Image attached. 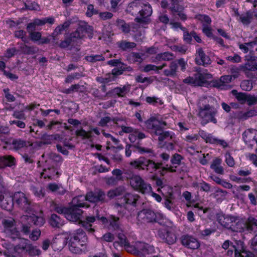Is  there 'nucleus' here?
I'll list each match as a JSON object with an SVG mask.
<instances>
[{
  "label": "nucleus",
  "instance_id": "obj_1",
  "mask_svg": "<svg viewBox=\"0 0 257 257\" xmlns=\"http://www.w3.org/2000/svg\"><path fill=\"white\" fill-rule=\"evenodd\" d=\"M86 34L91 38L93 35V27L87 23L82 22L79 24L75 31L65 35L64 40H61L59 43L57 41L55 44L61 49H65L70 46H73L77 40L83 39Z\"/></svg>",
  "mask_w": 257,
  "mask_h": 257
},
{
  "label": "nucleus",
  "instance_id": "obj_2",
  "mask_svg": "<svg viewBox=\"0 0 257 257\" xmlns=\"http://www.w3.org/2000/svg\"><path fill=\"white\" fill-rule=\"evenodd\" d=\"M130 165L135 169L139 171H145L151 174L155 173L157 170L160 169L162 171L170 172H175L176 171L171 166L168 167L167 165L166 167H163L162 162H156L155 161L147 159L145 157H140L139 158L131 161Z\"/></svg>",
  "mask_w": 257,
  "mask_h": 257
},
{
  "label": "nucleus",
  "instance_id": "obj_3",
  "mask_svg": "<svg viewBox=\"0 0 257 257\" xmlns=\"http://www.w3.org/2000/svg\"><path fill=\"white\" fill-rule=\"evenodd\" d=\"M69 250L73 253L80 254L87 250L88 238L85 232L81 228L70 233L66 238Z\"/></svg>",
  "mask_w": 257,
  "mask_h": 257
},
{
  "label": "nucleus",
  "instance_id": "obj_4",
  "mask_svg": "<svg viewBox=\"0 0 257 257\" xmlns=\"http://www.w3.org/2000/svg\"><path fill=\"white\" fill-rule=\"evenodd\" d=\"M145 125L153 137L158 136L159 145H162L165 141H171L174 137L175 134L172 131H164L162 122L154 117L147 120Z\"/></svg>",
  "mask_w": 257,
  "mask_h": 257
},
{
  "label": "nucleus",
  "instance_id": "obj_5",
  "mask_svg": "<svg viewBox=\"0 0 257 257\" xmlns=\"http://www.w3.org/2000/svg\"><path fill=\"white\" fill-rule=\"evenodd\" d=\"M218 222L223 227L233 232H241L244 226L243 221L238 216L225 215L222 212L216 214Z\"/></svg>",
  "mask_w": 257,
  "mask_h": 257
},
{
  "label": "nucleus",
  "instance_id": "obj_6",
  "mask_svg": "<svg viewBox=\"0 0 257 257\" xmlns=\"http://www.w3.org/2000/svg\"><path fill=\"white\" fill-rule=\"evenodd\" d=\"M138 218L139 220L147 222H158L163 226H167L168 220L163 214L155 212L151 209H144L139 212Z\"/></svg>",
  "mask_w": 257,
  "mask_h": 257
},
{
  "label": "nucleus",
  "instance_id": "obj_7",
  "mask_svg": "<svg viewBox=\"0 0 257 257\" xmlns=\"http://www.w3.org/2000/svg\"><path fill=\"white\" fill-rule=\"evenodd\" d=\"M248 44L251 46L250 52L244 56L245 62L241 66L244 71H257V38L248 42Z\"/></svg>",
  "mask_w": 257,
  "mask_h": 257
},
{
  "label": "nucleus",
  "instance_id": "obj_8",
  "mask_svg": "<svg viewBox=\"0 0 257 257\" xmlns=\"http://www.w3.org/2000/svg\"><path fill=\"white\" fill-rule=\"evenodd\" d=\"M217 113L216 108L209 104L200 107L198 116L201 119V124L202 126H205L210 122L216 123L217 121L215 118V115Z\"/></svg>",
  "mask_w": 257,
  "mask_h": 257
},
{
  "label": "nucleus",
  "instance_id": "obj_9",
  "mask_svg": "<svg viewBox=\"0 0 257 257\" xmlns=\"http://www.w3.org/2000/svg\"><path fill=\"white\" fill-rule=\"evenodd\" d=\"M15 205L25 213L31 214L34 212V203L28 199L26 195L21 192H17L13 195Z\"/></svg>",
  "mask_w": 257,
  "mask_h": 257
},
{
  "label": "nucleus",
  "instance_id": "obj_10",
  "mask_svg": "<svg viewBox=\"0 0 257 257\" xmlns=\"http://www.w3.org/2000/svg\"><path fill=\"white\" fill-rule=\"evenodd\" d=\"M138 15L135 18L134 21L140 25H148L151 22V18L153 10L150 4L147 3L146 4H141V9Z\"/></svg>",
  "mask_w": 257,
  "mask_h": 257
},
{
  "label": "nucleus",
  "instance_id": "obj_11",
  "mask_svg": "<svg viewBox=\"0 0 257 257\" xmlns=\"http://www.w3.org/2000/svg\"><path fill=\"white\" fill-rule=\"evenodd\" d=\"M130 184L135 190L142 194L148 193L152 190L151 185L139 175L133 176L130 179Z\"/></svg>",
  "mask_w": 257,
  "mask_h": 257
},
{
  "label": "nucleus",
  "instance_id": "obj_12",
  "mask_svg": "<svg viewBox=\"0 0 257 257\" xmlns=\"http://www.w3.org/2000/svg\"><path fill=\"white\" fill-rule=\"evenodd\" d=\"M157 236L163 242L169 245L175 243L177 239L175 234L167 228H159L157 231Z\"/></svg>",
  "mask_w": 257,
  "mask_h": 257
},
{
  "label": "nucleus",
  "instance_id": "obj_13",
  "mask_svg": "<svg viewBox=\"0 0 257 257\" xmlns=\"http://www.w3.org/2000/svg\"><path fill=\"white\" fill-rule=\"evenodd\" d=\"M242 139L249 149H253L256 145L257 148V130L253 128H248L242 134Z\"/></svg>",
  "mask_w": 257,
  "mask_h": 257
},
{
  "label": "nucleus",
  "instance_id": "obj_14",
  "mask_svg": "<svg viewBox=\"0 0 257 257\" xmlns=\"http://www.w3.org/2000/svg\"><path fill=\"white\" fill-rule=\"evenodd\" d=\"M35 248L34 246L29 243L28 239H23L21 242L14 247V251L18 254L24 252H28L30 255L35 254Z\"/></svg>",
  "mask_w": 257,
  "mask_h": 257
},
{
  "label": "nucleus",
  "instance_id": "obj_15",
  "mask_svg": "<svg viewBox=\"0 0 257 257\" xmlns=\"http://www.w3.org/2000/svg\"><path fill=\"white\" fill-rule=\"evenodd\" d=\"M65 218L70 221L77 222L81 224L80 219L83 211L79 208H76L72 206L68 207Z\"/></svg>",
  "mask_w": 257,
  "mask_h": 257
},
{
  "label": "nucleus",
  "instance_id": "obj_16",
  "mask_svg": "<svg viewBox=\"0 0 257 257\" xmlns=\"http://www.w3.org/2000/svg\"><path fill=\"white\" fill-rule=\"evenodd\" d=\"M195 56V62L198 65L206 66L211 64L209 57L206 55L202 48L196 50Z\"/></svg>",
  "mask_w": 257,
  "mask_h": 257
},
{
  "label": "nucleus",
  "instance_id": "obj_17",
  "mask_svg": "<svg viewBox=\"0 0 257 257\" xmlns=\"http://www.w3.org/2000/svg\"><path fill=\"white\" fill-rule=\"evenodd\" d=\"M257 20V8L249 10L240 15L239 21L244 26L249 25L253 19Z\"/></svg>",
  "mask_w": 257,
  "mask_h": 257
},
{
  "label": "nucleus",
  "instance_id": "obj_18",
  "mask_svg": "<svg viewBox=\"0 0 257 257\" xmlns=\"http://www.w3.org/2000/svg\"><path fill=\"white\" fill-rule=\"evenodd\" d=\"M181 243L185 247L191 249H197L200 246V243L197 238L188 235L182 236Z\"/></svg>",
  "mask_w": 257,
  "mask_h": 257
},
{
  "label": "nucleus",
  "instance_id": "obj_19",
  "mask_svg": "<svg viewBox=\"0 0 257 257\" xmlns=\"http://www.w3.org/2000/svg\"><path fill=\"white\" fill-rule=\"evenodd\" d=\"M104 196L105 194L104 192L99 189L97 191L88 192L85 196V199L90 202L97 203L103 201Z\"/></svg>",
  "mask_w": 257,
  "mask_h": 257
},
{
  "label": "nucleus",
  "instance_id": "obj_20",
  "mask_svg": "<svg viewBox=\"0 0 257 257\" xmlns=\"http://www.w3.org/2000/svg\"><path fill=\"white\" fill-rule=\"evenodd\" d=\"M139 196L136 194L132 193H126L121 199L122 206L127 209V206L136 207L137 202L138 201Z\"/></svg>",
  "mask_w": 257,
  "mask_h": 257
},
{
  "label": "nucleus",
  "instance_id": "obj_21",
  "mask_svg": "<svg viewBox=\"0 0 257 257\" xmlns=\"http://www.w3.org/2000/svg\"><path fill=\"white\" fill-rule=\"evenodd\" d=\"M193 78L196 86H202L207 82L206 79L212 77V75L207 73H202L200 71H197L193 74Z\"/></svg>",
  "mask_w": 257,
  "mask_h": 257
},
{
  "label": "nucleus",
  "instance_id": "obj_22",
  "mask_svg": "<svg viewBox=\"0 0 257 257\" xmlns=\"http://www.w3.org/2000/svg\"><path fill=\"white\" fill-rule=\"evenodd\" d=\"M243 64L240 65L239 67H236L234 65H232L230 67L229 69V73H230V75L233 78V79L237 78L239 75L240 71H242L245 76L247 78H252L253 77V73L251 72L255 71L254 70H245L244 71L243 69L242 68V66Z\"/></svg>",
  "mask_w": 257,
  "mask_h": 257
},
{
  "label": "nucleus",
  "instance_id": "obj_23",
  "mask_svg": "<svg viewBox=\"0 0 257 257\" xmlns=\"http://www.w3.org/2000/svg\"><path fill=\"white\" fill-rule=\"evenodd\" d=\"M48 223L53 228H60L65 224L64 219L55 213L51 214L48 219Z\"/></svg>",
  "mask_w": 257,
  "mask_h": 257
},
{
  "label": "nucleus",
  "instance_id": "obj_24",
  "mask_svg": "<svg viewBox=\"0 0 257 257\" xmlns=\"http://www.w3.org/2000/svg\"><path fill=\"white\" fill-rule=\"evenodd\" d=\"M257 115V110L254 109H249L245 112L237 111L233 112V117L239 120H246L248 118Z\"/></svg>",
  "mask_w": 257,
  "mask_h": 257
},
{
  "label": "nucleus",
  "instance_id": "obj_25",
  "mask_svg": "<svg viewBox=\"0 0 257 257\" xmlns=\"http://www.w3.org/2000/svg\"><path fill=\"white\" fill-rule=\"evenodd\" d=\"M92 132L97 136L100 135L99 130L97 127H94L89 131H86L83 128H81L75 131V135L77 137H81L83 140L90 139L92 137Z\"/></svg>",
  "mask_w": 257,
  "mask_h": 257
},
{
  "label": "nucleus",
  "instance_id": "obj_26",
  "mask_svg": "<svg viewBox=\"0 0 257 257\" xmlns=\"http://www.w3.org/2000/svg\"><path fill=\"white\" fill-rule=\"evenodd\" d=\"M95 220L96 218L94 216H86L84 220L81 221V224L88 233L93 234L95 229L92 227V223Z\"/></svg>",
  "mask_w": 257,
  "mask_h": 257
},
{
  "label": "nucleus",
  "instance_id": "obj_27",
  "mask_svg": "<svg viewBox=\"0 0 257 257\" xmlns=\"http://www.w3.org/2000/svg\"><path fill=\"white\" fill-rule=\"evenodd\" d=\"M142 2L140 0H135L130 3L126 8V12L132 16H138L141 9Z\"/></svg>",
  "mask_w": 257,
  "mask_h": 257
},
{
  "label": "nucleus",
  "instance_id": "obj_28",
  "mask_svg": "<svg viewBox=\"0 0 257 257\" xmlns=\"http://www.w3.org/2000/svg\"><path fill=\"white\" fill-rule=\"evenodd\" d=\"M243 225L242 231L240 232H243L245 230L249 232L253 231L255 227H257V219L253 217L249 216L245 223L243 222Z\"/></svg>",
  "mask_w": 257,
  "mask_h": 257
},
{
  "label": "nucleus",
  "instance_id": "obj_29",
  "mask_svg": "<svg viewBox=\"0 0 257 257\" xmlns=\"http://www.w3.org/2000/svg\"><path fill=\"white\" fill-rule=\"evenodd\" d=\"M137 248L139 252L143 255L151 254L155 251L153 246L144 242H140L137 244Z\"/></svg>",
  "mask_w": 257,
  "mask_h": 257
},
{
  "label": "nucleus",
  "instance_id": "obj_30",
  "mask_svg": "<svg viewBox=\"0 0 257 257\" xmlns=\"http://www.w3.org/2000/svg\"><path fill=\"white\" fill-rule=\"evenodd\" d=\"M174 55L170 52H165L157 54L155 57H152V62L157 63L161 61H170L173 59Z\"/></svg>",
  "mask_w": 257,
  "mask_h": 257
},
{
  "label": "nucleus",
  "instance_id": "obj_31",
  "mask_svg": "<svg viewBox=\"0 0 257 257\" xmlns=\"http://www.w3.org/2000/svg\"><path fill=\"white\" fill-rule=\"evenodd\" d=\"M74 204L72 206L76 208H88L90 207L89 204L86 202L85 197L83 196H79L77 197L74 198L73 200Z\"/></svg>",
  "mask_w": 257,
  "mask_h": 257
},
{
  "label": "nucleus",
  "instance_id": "obj_32",
  "mask_svg": "<svg viewBox=\"0 0 257 257\" xmlns=\"http://www.w3.org/2000/svg\"><path fill=\"white\" fill-rule=\"evenodd\" d=\"M60 174L54 167H49L47 169H44L43 172L41 173V176L44 179L48 178L52 180L55 175L59 176Z\"/></svg>",
  "mask_w": 257,
  "mask_h": 257
},
{
  "label": "nucleus",
  "instance_id": "obj_33",
  "mask_svg": "<svg viewBox=\"0 0 257 257\" xmlns=\"http://www.w3.org/2000/svg\"><path fill=\"white\" fill-rule=\"evenodd\" d=\"M221 160L219 158H215L213 160L210 165V168L212 169L216 173L223 174L224 170L223 167L220 165Z\"/></svg>",
  "mask_w": 257,
  "mask_h": 257
},
{
  "label": "nucleus",
  "instance_id": "obj_34",
  "mask_svg": "<svg viewBox=\"0 0 257 257\" xmlns=\"http://www.w3.org/2000/svg\"><path fill=\"white\" fill-rule=\"evenodd\" d=\"M117 47L122 51L130 50L135 48L137 44L135 42H128L126 40H121L117 43Z\"/></svg>",
  "mask_w": 257,
  "mask_h": 257
},
{
  "label": "nucleus",
  "instance_id": "obj_35",
  "mask_svg": "<svg viewBox=\"0 0 257 257\" xmlns=\"http://www.w3.org/2000/svg\"><path fill=\"white\" fill-rule=\"evenodd\" d=\"M20 49L21 51V53L26 55H34L38 51V49L36 47L34 46H28L23 44L20 46Z\"/></svg>",
  "mask_w": 257,
  "mask_h": 257
},
{
  "label": "nucleus",
  "instance_id": "obj_36",
  "mask_svg": "<svg viewBox=\"0 0 257 257\" xmlns=\"http://www.w3.org/2000/svg\"><path fill=\"white\" fill-rule=\"evenodd\" d=\"M137 152L141 155L146 154L148 157H156V153L154 150L151 148L143 147L137 144Z\"/></svg>",
  "mask_w": 257,
  "mask_h": 257
},
{
  "label": "nucleus",
  "instance_id": "obj_37",
  "mask_svg": "<svg viewBox=\"0 0 257 257\" xmlns=\"http://www.w3.org/2000/svg\"><path fill=\"white\" fill-rule=\"evenodd\" d=\"M30 214H32V215L29 216L28 219L32 221L34 225L41 227L45 224V219L44 217L37 216L34 214L33 212Z\"/></svg>",
  "mask_w": 257,
  "mask_h": 257
},
{
  "label": "nucleus",
  "instance_id": "obj_38",
  "mask_svg": "<svg viewBox=\"0 0 257 257\" xmlns=\"http://www.w3.org/2000/svg\"><path fill=\"white\" fill-rule=\"evenodd\" d=\"M177 63L176 61H172L169 65V69L164 70V74L166 76H174L176 75Z\"/></svg>",
  "mask_w": 257,
  "mask_h": 257
},
{
  "label": "nucleus",
  "instance_id": "obj_39",
  "mask_svg": "<svg viewBox=\"0 0 257 257\" xmlns=\"http://www.w3.org/2000/svg\"><path fill=\"white\" fill-rule=\"evenodd\" d=\"M14 201H13V195L5 198V200L2 201L1 207L6 210L11 211L13 206H15Z\"/></svg>",
  "mask_w": 257,
  "mask_h": 257
},
{
  "label": "nucleus",
  "instance_id": "obj_40",
  "mask_svg": "<svg viewBox=\"0 0 257 257\" xmlns=\"http://www.w3.org/2000/svg\"><path fill=\"white\" fill-rule=\"evenodd\" d=\"M198 136V139L199 137H201L202 139L204 140L206 143L211 144L212 140H213L214 137L211 134H209L205 132V131L200 129L198 131V133L197 134Z\"/></svg>",
  "mask_w": 257,
  "mask_h": 257
},
{
  "label": "nucleus",
  "instance_id": "obj_41",
  "mask_svg": "<svg viewBox=\"0 0 257 257\" xmlns=\"http://www.w3.org/2000/svg\"><path fill=\"white\" fill-rule=\"evenodd\" d=\"M166 66L167 64L165 63H163L160 66H156L153 64H147L144 67L143 71L145 72H149L151 71H155L156 73H158L160 70H162Z\"/></svg>",
  "mask_w": 257,
  "mask_h": 257
},
{
  "label": "nucleus",
  "instance_id": "obj_42",
  "mask_svg": "<svg viewBox=\"0 0 257 257\" xmlns=\"http://www.w3.org/2000/svg\"><path fill=\"white\" fill-rule=\"evenodd\" d=\"M232 93L241 104H244L246 102L248 93L244 92H238L236 90H232Z\"/></svg>",
  "mask_w": 257,
  "mask_h": 257
},
{
  "label": "nucleus",
  "instance_id": "obj_43",
  "mask_svg": "<svg viewBox=\"0 0 257 257\" xmlns=\"http://www.w3.org/2000/svg\"><path fill=\"white\" fill-rule=\"evenodd\" d=\"M12 145L14 149L19 150L27 146L26 141L22 139H15L12 142Z\"/></svg>",
  "mask_w": 257,
  "mask_h": 257
},
{
  "label": "nucleus",
  "instance_id": "obj_44",
  "mask_svg": "<svg viewBox=\"0 0 257 257\" xmlns=\"http://www.w3.org/2000/svg\"><path fill=\"white\" fill-rule=\"evenodd\" d=\"M70 25V23L68 21H65L63 24L58 25L54 29L53 31V35L58 36L59 35L61 34L64 30L68 29Z\"/></svg>",
  "mask_w": 257,
  "mask_h": 257
},
{
  "label": "nucleus",
  "instance_id": "obj_45",
  "mask_svg": "<svg viewBox=\"0 0 257 257\" xmlns=\"http://www.w3.org/2000/svg\"><path fill=\"white\" fill-rule=\"evenodd\" d=\"M198 21L202 23V27L211 26L212 20L211 18L206 14H199L197 17Z\"/></svg>",
  "mask_w": 257,
  "mask_h": 257
},
{
  "label": "nucleus",
  "instance_id": "obj_46",
  "mask_svg": "<svg viewBox=\"0 0 257 257\" xmlns=\"http://www.w3.org/2000/svg\"><path fill=\"white\" fill-rule=\"evenodd\" d=\"M117 26L118 29L121 30L125 34L128 33L130 32V27L123 20L118 19L116 21Z\"/></svg>",
  "mask_w": 257,
  "mask_h": 257
},
{
  "label": "nucleus",
  "instance_id": "obj_47",
  "mask_svg": "<svg viewBox=\"0 0 257 257\" xmlns=\"http://www.w3.org/2000/svg\"><path fill=\"white\" fill-rule=\"evenodd\" d=\"M119 218L113 215L109 217V226L113 230H118L119 228Z\"/></svg>",
  "mask_w": 257,
  "mask_h": 257
},
{
  "label": "nucleus",
  "instance_id": "obj_48",
  "mask_svg": "<svg viewBox=\"0 0 257 257\" xmlns=\"http://www.w3.org/2000/svg\"><path fill=\"white\" fill-rule=\"evenodd\" d=\"M146 101L149 104L157 106L158 104L162 105L163 101L159 97L156 96H147L146 98Z\"/></svg>",
  "mask_w": 257,
  "mask_h": 257
},
{
  "label": "nucleus",
  "instance_id": "obj_49",
  "mask_svg": "<svg viewBox=\"0 0 257 257\" xmlns=\"http://www.w3.org/2000/svg\"><path fill=\"white\" fill-rule=\"evenodd\" d=\"M235 257H255V255L252 252L242 248L241 250H235Z\"/></svg>",
  "mask_w": 257,
  "mask_h": 257
},
{
  "label": "nucleus",
  "instance_id": "obj_50",
  "mask_svg": "<svg viewBox=\"0 0 257 257\" xmlns=\"http://www.w3.org/2000/svg\"><path fill=\"white\" fill-rule=\"evenodd\" d=\"M85 59L87 61L92 63H94L97 61H103L105 60L104 57L102 54L87 56Z\"/></svg>",
  "mask_w": 257,
  "mask_h": 257
},
{
  "label": "nucleus",
  "instance_id": "obj_51",
  "mask_svg": "<svg viewBox=\"0 0 257 257\" xmlns=\"http://www.w3.org/2000/svg\"><path fill=\"white\" fill-rule=\"evenodd\" d=\"M68 209V207H65L62 205L55 204L53 206V210L57 213L63 214L65 217L66 213Z\"/></svg>",
  "mask_w": 257,
  "mask_h": 257
},
{
  "label": "nucleus",
  "instance_id": "obj_52",
  "mask_svg": "<svg viewBox=\"0 0 257 257\" xmlns=\"http://www.w3.org/2000/svg\"><path fill=\"white\" fill-rule=\"evenodd\" d=\"M19 51L20 50L17 49L16 47L9 48L6 50L5 53V57L10 59L18 54Z\"/></svg>",
  "mask_w": 257,
  "mask_h": 257
},
{
  "label": "nucleus",
  "instance_id": "obj_53",
  "mask_svg": "<svg viewBox=\"0 0 257 257\" xmlns=\"http://www.w3.org/2000/svg\"><path fill=\"white\" fill-rule=\"evenodd\" d=\"M112 91L114 93L119 97L124 96L127 93V89L125 86H123L122 87H116Z\"/></svg>",
  "mask_w": 257,
  "mask_h": 257
},
{
  "label": "nucleus",
  "instance_id": "obj_54",
  "mask_svg": "<svg viewBox=\"0 0 257 257\" xmlns=\"http://www.w3.org/2000/svg\"><path fill=\"white\" fill-rule=\"evenodd\" d=\"M4 168L8 167H12L15 165V159L11 156H4Z\"/></svg>",
  "mask_w": 257,
  "mask_h": 257
},
{
  "label": "nucleus",
  "instance_id": "obj_55",
  "mask_svg": "<svg viewBox=\"0 0 257 257\" xmlns=\"http://www.w3.org/2000/svg\"><path fill=\"white\" fill-rule=\"evenodd\" d=\"M137 152V144L136 145H131V144H126L125 148V155L126 157H129L131 156L132 153Z\"/></svg>",
  "mask_w": 257,
  "mask_h": 257
},
{
  "label": "nucleus",
  "instance_id": "obj_56",
  "mask_svg": "<svg viewBox=\"0 0 257 257\" xmlns=\"http://www.w3.org/2000/svg\"><path fill=\"white\" fill-rule=\"evenodd\" d=\"M10 237L13 240H15L17 238H20L21 233L16 227H14L7 231Z\"/></svg>",
  "mask_w": 257,
  "mask_h": 257
},
{
  "label": "nucleus",
  "instance_id": "obj_57",
  "mask_svg": "<svg viewBox=\"0 0 257 257\" xmlns=\"http://www.w3.org/2000/svg\"><path fill=\"white\" fill-rule=\"evenodd\" d=\"M241 89L245 91H250L252 88V83L250 80H244L240 83Z\"/></svg>",
  "mask_w": 257,
  "mask_h": 257
},
{
  "label": "nucleus",
  "instance_id": "obj_58",
  "mask_svg": "<svg viewBox=\"0 0 257 257\" xmlns=\"http://www.w3.org/2000/svg\"><path fill=\"white\" fill-rule=\"evenodd\" d=\"M212 141L211 144L212 145H218L221 146L224 149L228 147L227 143L224 140L219 139L217 138L214 137Z\"/></svg>",
  "mask_w": 257,
  "mask_h": 257
},
{
  "label": "nucleus",
  "instance_id": "obj_59",
  "mask_svg": "<svg viewBox=\"0 0 257 257\" xmlns=\"http://www.w3.org/2000/svg\"><path fill=\"white\" fill-rule=\"evenodd\" d=\"M182 159L183 158L181 155L175 153L171 159V163L173 165H180Z\"/></svg>",
  "mask_w": 257,
  "mask_h": 257
},
{
  "label": "nucleus",
  "instance_id": "obj_60",
  "mask_svg": "<svg viewBox=\"0 0 257 257\" xmlns=\"http://www.w3.org/2000/svg\"><path fill=\"white\" fill-rule=\"evenodd\" d=\"M3 92L6 100L8 102H14L16 100L15 97L10 93V90L9 88H6L3 89Z\"/></svg>",
  "mask_w": 257,
  "mask_h": 257
},
{
  "label": "nucleus",
  "instance_id": "obj_61",
  "mask_svg": "<svg viewBox=\"0 0 257 257\" xmlns=\"http://www.w3.org/2000/svg\"><path fill=\"white\" fill-rule=\"evenodd\" d=\"M32 191L36 197L40 198L44 197L45 194V190L43 188H39L36 187H33Z\"/></svg>",
  "mask_w": 257,
  "mask_h": 257
},
{
  "label": "nucleus",
  "instance_id": "obj_62",
  "mask_svg": "<svg viewBox=\"0 0 257 257\" xmlns=\"http://www.w3.org/2000/svg\"><path fill=\"white\" fill-rule=\"evenodd\" d=\"M161 148H164L168 151H172L175 149V143L171 141H165L164 143L160 145Z\"/></svg>",
  "mask_w": 257,
  "mask_h": 257
},
{
  "label": "nucleus",
  "instance_id": "obj_63",
  "mask_svg": "<svg viewBox=\"0 0 257 257\" xmlns=\"http://www.w3.org/2000/svg\"><path fill=\"white\" fill-rule=\"evenodd\" d=\"M202 32L208 38H213L214 37L212 33V29L211 26H208L206 25L202 27Z\"/></svg>",
  "mask_w": 257,
  "mask_h": 257
},
{
  "label": "nucleus",
  "instance_id": "obj_64",
  "mask_svg": "<svg viewBox=\"0 0 257 257\" xmlns=\"http://www.w3.org/2000/svg\"><path fill=\"white\" fill-rule=\"evenodd\" d=\"M246 103L248 106H251L256 104L257 95L255 96L248 93Z\"/></svg>",
  "mask_w": 257,
  "mask_h": 257
}]
</instances>
